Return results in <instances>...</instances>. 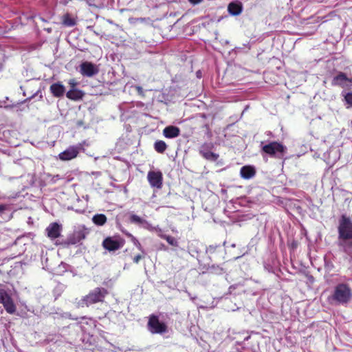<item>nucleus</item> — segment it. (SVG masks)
<instances>
[{"instance_id": "nucleus-26", "label": "nucleus", "mask_w": 352, "mask_h": 352, "mask_svg": "<svg viewBox=\"0 0 352 352\" xmlns=\"http://www.w3.org/2000/svg\"><path fill=\"white\" fill-rule=\"evenodd\" d=\"M148 230L151 232H155L162 239H164V237L166 236V234H163L162 230L159 226H153V229H148Z\"/></svg>"}, {"instance_id": "nucleus-25", "label": "nucleus", "mask_w": 352, "mask_h": 352, "mask_svg": "<svg viewBox=\"0 0 352 352\" xmlns=\"http://www.w3.org/2000/svg\"><path fill=\"white\" fill-rule=\"evenodd\" d=\"M164 239H165L168 243V244H170L172 246L177 247L179 245L177 240L173 236L166 235L164 237Z\"/></svg>"}, {"instance_id": "nucleus-18", "label": "nucleus", "mask_w": 352, "mask_h": 352, "mask_svg": "<svg viewBox=\"0 0 352 352\" xmlns=\"http://www.w3.org/2000/svg\"><path fill=\"white\" fill-rule=\"evenodd\" d=\"M256 174L255 168L252 166H244L241 168V177L245 179L252 178Z\"/></svg>"}, {"instance_id": "nucleus-15", "label": "nucleus", "mask_w": 352, "mask_h": 352, "mask_svg": "<svg viewBox=\"0 0 352 352\" xmlns=\"http://www.w3.org/2000/svg\"><path fill=\"white\" fill-rule=\"evenodd\" d=\"M129 221L131 223L138 225L146 230L153 229V226L148 221L137 214H131L129 217Z\"/></svg>"}, {"instance_id": "nucleus-29", "label": "nucleus", "mask_w": 352, "mask_h": 352, "mask_svg": "<svg viewBox=\"0 0 352 352\" xmlns=\"http://www.w3.org/2000/svg\"><path fill=\"white\" fill-rule=\"evenodd\" d=\"M129 235L132 237V241H133L134 245L135 246H137L139 250H142V245L140 243V242L138 241V240L136 238H135L133 236H132L131 234H129Z\"/></svg>"}, {"instance_id": "nucleus-4", "label": "nucleus", "mask_w": 352, "mask_h": 352, "mask_svg": "<svg viewBox=\"0 0 352 352\" xmlns=\"http://www.w3.org/2000/svg\"><path fill=\"white\" fill-rule=\"evenodd\" d=\"M107 294L108 291L107 289L96 287L83 298L82 301L86 305L89 306V305L102 302Z\"/></svg>"}, {"instance_id": "nucleus-12", "label": "nucleus", "mask_w": 352, "mask_h": 352, "mask_svg": "<svg viewBox=\"0 0 352 352\" xmlns=\"http://www.w3.org/2000/svg\"><path fill=\"white\" fill-rule=\"evenodd\" d=\"M80 72L84 76L91 77L99 72V68L96 65L85 61L80 65Z\"/></svg>"}, {"instance_id": "nucleus-37", "label": "nucleus", "mask_w": 352, "mask_h": 352, "mask_svg": "<svg viewBox=\"0 0 352 352\" xmlns=\"http://www.w3.org/2000/svg\"><path fill=\"white\" fill-rule=\"evenodd\" d=\"M222 270H222L221 268H219V269H218V272H217V273L221 274V272H222Z\"/></svg>"}, {"instance_id": "nucleus-22", "label": "nucleus", "mask_w": 352, "mask_h": 352, "mask_svg": "<svg viewBox=\"0 0 352 352\" xmlns=\"http://www.w3.org/2000/svg\"><path fill=\"white\" fill-rule=\"evenodd\" d=\"M341 95L344 97V102L346 109L352 108V92L342 91Z\"/></svg>"}, {"instance_id": "nucleus-35", "label": "nucleus", "mask_w": 352, "mask_h": 352, "mask_svg": "<svg viewBox=\"0 0 352 352\" xmlns=\"http://www.w3.org/2000/svg\"><path fill=\"white\" fill-rule=\"evenodd\" d=\"M197 76L198 78H199L201 76V72L200 71L197 72Z\"/></svg>"}, {"instance_id": "nucleus-5", "label": "nucleus", "mask_w": 352, "mask_h": 352, "mask_svg": "<svg viewBox=\"0 0 352 352\" xmlns=\"http://www.w3.org/2000/svg\"><path fill=\"white\" fill-rule=\"evenodd\" d=\"M0 303L3 305L5 310L10 314L16 312V307L12 298L11 291L0 286Z\"/></svg>"}, {"instance_id": "nucleus-14", "label": "nucleus", "mask_w": 352, "mask_h": 352, "mask_svg": "<svg viewBox=\"0 0 352 352\" xmlns=\"http://www.w3.org/2000/svg\"><path fill=\"white\" fill-rule=\"evenodd\" d=\"M61 230L62 226L56 222L50 223L45 229L47 236L51 239L58 238L60 236Z\"/></svg>"}, {"instance_id": "nucleus-27", "label": "nucleus", "mask_w": 352, "mask_h": 352, "mask_svg": "<svg viewBox=\"0 0 352 352\" xmlns=\"http://www.w3.org/2000/svg\"><path fill=\"white\" fill-rule=\"evenodd\" d=\"M324 261L325 269L328 271H331L332 269L333 268V264L332 263V262L327 260L326 257L324 258Z\"/></svg>"}, {"instance_id": "nucleus-1", "label": "nucleus", "mask_w": 352, "mask_h": 352, "mask_svg": "<svg viewBox=\"0 0 352 352\" xmlns=\"http://www.w3.org/2000/svg\"><path fill=\"white\" fill-rule=\"evenodd\" d=\"M338 245L349 256H352V220L343 214L338 226Z\"/></svg>"}, {"instance_id": "nucleus-7", "label": "nucleus", "mask_w": 352, "mask_h": 352, "mask_svg": "<svg viewBox=\"0 0 352 352\" xmlns=\"http://www.w3.org/2000/svg\"><path fill=\"white\" fill-rule=\"evenodd\" d=\"M124 245V240L118 236L107 237L102 242V246L109 252H113L122 248Z\"/></svg>"}, {"instance_id": "nucleus-31", "label": "nucleus", "mask_w": 352, "mask_h": 352, "mask_svg": "<svg viewBox=\"0 0 352 352\" xmlns=\"http://www.w3.org/2000/svg\"><path fill=\"white\" fill-rule=\"evenodd\" d=\"M141 258H142V256L140 254L136 255L133 258V262L135 263H138Z\"/></svg>"}, {"instance_id": "nucleus-30", "label": "nucleus", "mask_w": 352, "mask_h": 352, "mask_svg": "<svg viewBox=\"0 0 352 352\" xmlns=\"http://www.w3.org/2000/svg\"><path fill=\"white\" fill-rule=\"evenodd\" d=\"M217 247V246L210 245L208 248H207L206 252L208 254H212L214 252Z\"/></svg>"}, {"instance_id": "nucleus-10", "label": "nucleus", "mask_w": 352, "mask_h": 352, "mask_svg": "<svg viewBox=\"0 0 352 352\" xmlns=\"http://www.w3.org/2000/svg\"><path fill=\"white\" fill-rule=\"evenodd\" d=\"M213 148H214L213 143H212V142L204 143L199 148V153L206 160L211 161V162H215L219 158V155L217 153L212 152V150Z\"/></svg>"}, {"instance_id": "nucleus-3", "label": "nucleus", "mask_w": 352, "mask_h": 352, "mask_svg": "<svg viewBox=\"0 0 352 352\" xmlns=\"http://www.w3.org/2000/svg\"><path fill=\"white\" fill-rule=\"evenodd\" d=\"M261 151L272 157L282 160L285 158L287 148L280 142H270L264 144L263 142H261Z\"/></svg>"}, {"instance_id": "nucleus-6", "label": "nucleus", "mask_w": 352, "mask_h": 352, "mask_svg": "<svg viewBox=\"0 0 352 352\" xmlns=\"http://www.w3.org/2000/svg\"><path fill=\"white\" fill-rule=\"evenodd\" d=\"M148 329L153 334H163L167 332V326L160 322L158 317L154 315L150 316L148 322Z\"/></svg>"}, {"instance_id": "nucleus-19", "label": "nucleus", "mask_w": 352, "mask_h": 352, "mask_svg": "<svg viewBox=\"0 0 352 352\" xmlns=\"http://www.w3.org/2000/svg\"><path fill=\"white\" fill-rule=\"evenodd\" d=\"M242 10L243 6L240 2H232L228 6V12L232 16L239 15Z\"/></svg>"}, {"instance_id": "nucleus-34", "label": "nucleus", "mask_w": 352, "mask_h": 352, "mask_svg": "<svg viewBox=\"0 0 352 352\" xmlns=\"http://www.w3.org/2000/svg\"><path fill=\"white\" fill-rule=\"evenodd\" d=\"M136 89L138 91L139 94H142L143 93V90H142V88L140 87H136Z\"/></svg>"}, {"instance_id": "nucleus-33", "label": "nucleus", "mask_w": 352, "mask_h": 352, "mask_svg": "<svg viewBox=\"0 0 352 352\" xmlns=\"http://www.w3.org/2000/svg\"><path fill=\"white\" fill-rule=\"evenodd\" d=\"M186 292L187 293L188 296L190 297V300H191L192 301H194V300L196 299V298H197L196 296H192L191 295V294H190V293H189V292H187V291H186Z\"/></svg>"}, {"instance_id": "nucleus-28", "label": "nucleus", "mask_w": 352, "mask_h": 352, "mask_svg": "<svg viewBox=\"0 0 352 352\" xmlns=\"http://www.w3.org/2000/svg\"><path fill=\"white\" fill-rule=\"evenodd\" d=\"M10 206L7 204H0V217H3L4 211L10 210Z\"/></svg>"}, {"instance_id": "nucleus-16", "label": "nucleus", "mask_w": 352, "mask_h": 352, "mask_svg": "<svg viewBox=\"0 0 352 352\" xmlns=\"http://www.w3.org/2000/svg\"><path fill=\"white\" fill-rule=\"evenodd\" d=\"M50 90L54 97L60 98L64 95L65 87L61 82H58L51 85Z\"/></svg>"}, {"instance_id": "nucleus-11", "label": "nucleus", "mask_w": 352, "mask_h": 352, "mask_svg": "<svg viewBox=\"0 0 352 352\" xmlns=\"http://www.w3.org/2000/svg\"><path fill=\"white\" fill-rule=\"evenodd\" d=\"M88 230L83 226H78L68 238L69 243L71 244H76L85 239L87 234Z\"/></svg>"}, {"instance_id": "nucleus-24", "label": "nucleus", "mask_w": 352, "mask_h": 352, "mask_svg": "<svg viewBox=\"0 0 352 352\" xmlns=\"http://www.w3.org/2000/svg\"><path fill=\"white\" fill-rule=\"evenodd\" d=\"M63 23L65 25L68 27H72L76 24L75 20L69 14H66L63 16Z\"/></svg>"}, {"instance_id": "nucleus-2", "label": "nucleus", "mask_w": 352, "mask_h": 352, "mask_svg": "<svg viewBox=\"0 0 352 352\" xmlns=\"http://www.w3.org/2000/svg\"><path fill=\"white\" fill-rule=\"evenodd\" d=\"M352 300V289L347 283L337 284L333 289L328 300L334 305H346Z\"/></svg>"}, {"instance_id": "nucleus-23", "label": "nucleus", "mask_w": 352, "mask_h": 352, "mask_svg": "<svg viewBox=\"0 0 352 352\" xmlns=\"http://www.w3.org/2000/svg\"><path fill=\"white\" fill-rule=\"evenodd\" d=\"M166 148V144L162 140H157L154 144V148L159 153H163Z\"/></svg>"}, {"instance_id": "nucleus-9", "label": "nucleus", "mask_w": 352, "mask_h": 352, "mask_svg": "<svg viewBox=\"0 0 352 352\" xmlns=\"http://www.w3.org/2000/svg\"><path fill=\"white\" fill-rule=\"evenodd\" d=\"M83 149L82 144H78L74 146H70L66 150L61 152L58 156L63 161H68L77 157L79 152Z\"/></svg>"}, {"instance_id": "nucleus-38", "label": "nucleus", "mask_w": 352, "mask_h": 352, "mask_svg": "<svg viewBox=\"0 0 352 352\" xmlns=\"http://www.w3.org/2000/svg\"><path fill=\"white\" fill-rule=\"evenodd\" d=\"M11 217H12L11 216H9V217H8V219H11Z\"/></svg>"}, {"instance_id": "nucleus-21", "label": "nucleus", "mask_w": 352, "mask_h": 352, "mask_svg": "<svg viewBox=\"0 0 352 352\" xmlns=\"http://www.w3.org/2000/svg\"><path fill=\"white\" fill-rule=\"evenodd\" d=\"M92 221L98 226L104 225L107 222V217L104 214H96L93 216Z\"/></svg>"}, {"instance_id": "nucleus-36", "label": "nucleus", "mask_w": 352, "mask_h": 352, "mask_svg": "<svg viewBox=\"0 0 352 352\" xmlns=\"http://www.w3.org/2000/svg\"><path fill=\"white\" fill-rule=\"evenodd\" d=\"M0 107H7V105H3L1 101H0Z\"/></svg>"}, {"instance_id": "nucleus-32", "label": "nucleus", "mask_w": 352, "mask_h": 352, "mask_svg": "<svg viewBox=\"0 0 352 352\" xmlns=\"http://www.w3.org/2000/svg\"><path fill=\"white\" fill-rule=\"evenodd\" d=\"M191 3L195 5L201 3L202 0H188Z\"/></svg>"}, {"instance_id": "nucleus-13", "label": "nucleus", "mask_w": 352, "mask_h": 352, "mask_svg": "<svg viewBox=\"0 0 352 352\" xmlns=\"http://www.w3.org/2000/svg\"><path fill=\"white\" fill-rule=\"evenodd\" d=\"M150 185L156 188H161L162 186V173L160 171H149L147 175Z\"/></svg>"}, {"instance_id": "nucleus-8", "label": "nucleus", "mask_w": 352, "mask_h": 352, "mask_svg": "<svg viewBox=\"0 0 352 352\" xmlns=\"http://www.w3.org/2000/svg\"><path fill=\"white\" fill-rule=\"evenodd\" d=\"M331 85L350 89L352 87V78H348L345 73L339 72L333 76L331 80Z\"/></svg>"}, {"instance_id": "nucleus-20", "label": "nucleus", "mask_w": 352, "mask_h": 352, "mask_svg": "<svg viewBox=\"0 0 352 352\" xmlns=\"http://www.w3.org/2000/svg\"><path fill=\"white\" fill-rule=\"evenodd\" d=\"M66 96L67 98L73 100H78L82 98V91L78 89H71L66 93Z\"/></svg>"}, {"instance_id": "nucleus-17", "label": "nucleus", "mask_w": 352, "mask_h": 352, "mask_svg": "<svg viewBox=\"0 0 352 352\" xmlns=\"http://www.w3.org/2000/svg\"><path fill=\"white\" fill-rule=\"evenodd\" d=\"M180 134V129L175 126H168L163 130V135L167 138H177Z\"/></svg>"}]
</instances>
